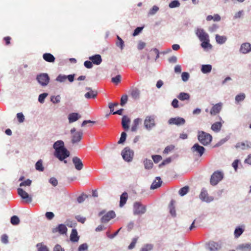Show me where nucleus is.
Returning a JSON list of instances; mask_svg holds the SVG:
<instances>
[{
	"label": "nucleus",
	"mask_w": 251,
	"mask_h": 251,
	"mask_svg": "<svg viewBox=\"0 0 251 251\" xmlns=\"http://www.w3.org/2000/svg\"><path fill=\"white\" fill-rule=\"evenodd\" d=\"M53 147L55 150L54 156L59 160L63 161L70 156V152L65 148L62 140L55 142Z\"/></svg>",
	"instance_id": "f257e3e1"
},
{
	"label": "nucleus",
	"mask_w": 251,
	"mask_h": 251,
	"mask_svg": "<svg viewBox=\"0 0 251 251\" xmlns=\"http://www.w3.org/2000/svg\"><path fill=\"white\" fill-rule=\"evenodd\" d=\"M198 139L201 143L205 146L208 145L211 142L212 136L203 131H200L198 132Z\"/></svg>",
	"instance_id": "f03ea898"
},
{
	"label": "nucleus",
	"mask_w": 251,
	"mask_h": 251,
	"mask_svg": "<svg viewBox=\"0 0 251 251\" xmlns=\"http://www.w3.org/2000/svg\"><path fill=\"white\" fill-rule=\"evenodd\" d=\"M224 177V174L219 171H217L214 172V173L211 175L210 178V184L212 185H217L222 179Z\"/></svg>",
	"instance_id": "7ed1b4c3"
},
{
	"label": "nucleus",
	"mask_w": 251,
	"mask_h": 251,
	"mask_svg": "<svg viewBox=\"0 0 251 251\" xmlns=\"http://www.w3.org/2000/svg\"><path fill=\"white\" fill-rule=\"evenodd\" d=\"M71 133L73 134L72 137V142L73 144H75L80 141L83 135L82 131H76L75 128L73 127L71 130Z\"/></svg>",
	"instance_id": "20e7f679"
},
{
	"label": "nucleus",
	"mask_w": 251,
	"mask_h": 251,
	"mask_svg": "<svg viewBox=\"0 0 251 251\" xmlns=\"http://www.w3.org/2000/svg\"><path fill=\"white\" fill-rule=\"evenodd\" d=\"M191 151L194 155L201 157L204 153L205 149L203 147L200 146L198 143H196L191 148Z\"/></svg>",
	"instance_id": "39448f33"
},
{
	"label": "nucleus",
	"mask_w": 251,
	"mask_h": 251,
	"mask_svg": "<svg viewBox=\"0 0 251 251\" xmlns=\"http://www.w3.org/2000/svg\"><path fill=\"white\" fill-rule=\"evenodd\" d=\"M134 155L133 151L129 147H126L122 152V155L123 159L127 162L131 161Z\"/></svg>",
	"instance_id": "423d86ee"
},
{
	"label": "nucleus",
	"mask_w": 251,
	"mask_h": 251,
	"mask_svg": "<svg viewBox=\"0 0 251 251\" xmlns=\"http://www.w3.org/2000/svg\"><path fill=\"white\" fill-rule=\"evenodd\" d=\"M144 126L147 129H151L155 126V116L154 115L148 116L144 120Z\"/></svg>",
	"instance_id": "0eeeda50"
},
{
	"label": "nucleus",
	"mask_w": 251,
	"mask_h": 251,
	"mask_svg": "<svg viewBox=\"0 0 251 251\" xmlns=\"http://www.w3.org/2000/svg\"><path fill=\"white\" fill-rule=\"evenodd\" d=\"M134 214L139 215L145 213L146 210V206L142 205L140 202H135L133 205Z\"/></svg>",
	"instance_id": "6e6552de"
},
{
	"label": "nucleus",
	"mask_w": 251,
	"mask_h": 251,
	"mask_svg": "<svg viewBox=\"0 0 251 251\" xmlns=\"http://www.w3.org/2000/svg\"><path fill=\"white\" fill-rule=\"evenodd\" d=\"M36 79L38 82L43 86L47 85L50 80L49 76L47 74L38 75Z\"/></svg>",
	"instance_id": "1a4fd4ad"
},
{
	"label": "nucleus",
	"mask_w": 251,
	"mask_h": 251,
	"mask_svg": "<svg viewBox=\"0 0 251 251\" xmlns=\"http://www.w3.org/2000/svg\"><path fill=\"white\" fill-rule=\"evenodd\" d=\"M196 34L201 42L209 39V35L201 28H198L196 31Z\"/></svg>",
	"instance_id": "9d476101"
},
{
	"label": "nucleus",
	"mask_w": 251,
	"mask_h": 251,
	"mask_svg": "<svg viewBox=\"0 0 251 251\" xmlns=\"http://www.w3.org/2000/svg\"><path fill=\"white\" fill-rule=\"evenodd\" d=\"M185 119L183 118L179 117L171 118L168 121V124L169 125H175L177 126L183 125L185 124Z\"/></svg>",
	"instance_id": "9b49d317"
},
{
	"label": "nucleus",
	"mask_w": 251,
	"mask_h": 251,
	"mask_svg": "<svg viewBox=\"0 0 251 251\" xmlns=\"http://www.w3.org/2000/svg\"><path fill=\"white\" fill-rule=\"evenodd\" d=\"M18 195L24 200H25L27 202H31L32 201V198L29 197L27 193L22 188H18L17 189Z\"/></svg>",
	"instance_id": "f8f14e48"
},
{
	"label": "nucleus",
	"mask_w": 251,
	"mask_h": 251,
	"mask_svg": "<svg viewBox=\"0 0 251 251\" xmlns=\"http://www.w3.org/2000/svg\"><path fill=\"white\" fill-rule=\"evenodd\" d=\"M200 198L202 201L207 202H209L213 200L212 197L208 196L207 191L205 189L201 190V193L200 195Z\"/></svg>",
	"instance_id": "ddd939ff"
},
{
	"label": "nucleus",
	"mask_w": 251,
	"mask_h": 251,
	"mask_svg": "<svg viewBox=\"0 0 251 251\" xmlns=\"http://www.w3.org/2000/svg\"><path fill=\"white\" fill-rule=\"evenodd\" d=\"M67 231V228L64 224H59L57 227L52 229V233L58 232L60 234H66Z\"/></svg>",
	"instance_id": "4468645a"
},
{
	"label": "nucleus",
	"mask_w": 251,
	"mask_h": 251,
	"mask_svg": "<svg viewBox=\"0 0 251 251\" xmlns=\"http://www.w3.org/2000/svg\"><path fill=\"white\" fill-rule=\"evenodd\" d=\"M115 216L116 214L114 211H109L101 217V222L102 223H107L111 219L115 218Z\"/></svg>",
	"instance_id": "2eb2a0df"
},
{
	"label": "nucleus",
	"mask_w": 251,
	"mask_h": 251,
	"mask_svg": "<svg viewBox=\"0 0 251 251\" xmlns=\"http://www.w3.org/2000/svg\"><path fill=\"white\" fill-rule=\"evenodd\" d=\"M72 161L75 168L77 170L80 171L82 169L83 167V164L79 158L77 156H75L73 158Z\"/></svg>",
	"instance_id": "dca6fc26"
},
{
	"label": "nucleus",
	"mask_w": 251,
	"mask_h": 251,
	"mask_svg": "<svg viewBox=\"0 0 251 251\" xmlns=\"http://www.w3.org/2000/svg\"><path fill=\"white\" fill-rule=\"evenodd\" d=\"M222 105L223 104L221 102H219L214 105L210 110L211 115H216L218 114L222 109Z\"/></svg>",
	"instance_id": "f3484780"
},
{
	"label": "nucleus",
	"mask_w": 251,
	"mask_h": 251,
	"mask_svg": "<svg viewBox=\"0 0 251 251\" xmlns=\"http://www.w3.org/2000/svg\"><path fill=\"white\" fill-rule=\"evenodd\" d=\"M90 60H91L93 64L99 65L102 62L101 57L100 54H96L92 55L89 57Z\"/></svg>",
	"instance_id": "a211bd4d"
},
{
	"label": "nucleus",
	"mask_w": 251,
	"mask_h": 251,
	"mask_svg": "<svg viewBox=\"0 0 251 251\" xmlns=\"http://www.w3.org/2000/svg\"><path fill=\"white\" fill-rule=\"evenodd\" d=\"M221 248L220 245L214 241H210L208 244V249L210 251H217Z\"/></svg>",
	"instance_id": "6ab92c4d"
},
{
	"label": "nucleus",
	"mask_w": 251,
	"mask_h": 251,
	"mask_svg": "<svg viewBox=\"0 0 251 251\" xmlns=\"http://www.w3.org/2000/svg\"><path fill=\"white\" fill-rule=\"evenodd\" d=\"M235 147L237 149L245 150L251 148V143L248 141H246L245 142H238L237 143Z\"/></svg>",
	"instance_id": "aec40b11"
},
{
	"label": "nucleus",
	"mask_w": 251,
	"mask_h": 251,
	"mask_svg": "<svg viewBox=\"0 0 251 251\" xmlns=\"http://www.w3.org/2000/svg\"><path fill=\"white\" fill-rule=\"evenodd\" d=\"M251 50V45L249 43H245L241 45L240 51L243 53H247Z\"/></svg>",
	"instance_id": "412c9836"
},
{
	"label": "nucleus",
	"mask_w": 251,
	"mask_h": 251,
	"mask_svg": "<svg viewBox=\"0 0 251 251\" xmlns=\"http://www.w3.org/2000/svg\"><path fill=\"white\" fill-rule=\"evenodd\" d=\"M130 95L134 100H137L140 97V91L137 88H132L129 91Z\"/></svg>",
	"instance_id": "4be33fe9"
},
{
	"label": "nucleus",
	"mask_w": 251,
	"mask_h": 251,
	"mask_svg": "<svg viewBox=\"0 0 251 251\" xmlns=\"http://www.w3.org/2000/svg\"><path fill=\"white\" fill-rule=\"evenodd\" d=\"M81 116L77 113H71L68 115V120L69 123H72L78 120L80 118Z\"/></svg>",
	"instance_id": "5701e85b"
},
{
	"label": "nucleus",
	"mask_w": 251,
	"mask_h": 251,
	"mask_svg": "<svg viewBox=\"0 0 251 251\" xmlns=\"http://www.w3.org/2000/svg\"><path fill=\"white\" fill-rule=\"evenodd\" d=\"M86 90H89L90 92L85 94V97L87 99L95 98L97 96V92L96 91L92 90L90 87H87Z\"/></svg>",
	"instance_id": "b1692460"
},
{
	"label": "nucleus",
	"mask_w": 251,
	"mask_h": 251,
	"mask_svg": "<svg viewBox=\"0 0 251 251\" xmlns=\"http://www.w3.org/2000/svg\"><path fill=\"white\" fill-rule=\"evenodd\" d=\"M130 122L129 118L126 116H124L122 119V125L123 128L127 130L129 128V124Z\"/></svg>",
	"instance_id": "393cba45"
},
{
	"label": "nucleus",
	"mask_w": 251,
	"mask_h": 251,
	"mask_svg": "<svg viewBox=\"0 0 251 251\" xmlns=\"http://www.w3.org/2000/svg\"><path fill=\"white\" fill-rule=\"evenodd\" d=\"M79 238L76 229H73L70 237V240L73 242H76Z\"/></svg>",
	"instance_id": "a878e982"
},
{
	"label": "nucleus",
	"mask_w": 251,
	"mask_h": 251,
	"mask_svg": "<svg viewBox=\"0 0 251 251\" xmlns=\"http://www.w3.org/2000/svg\"><path fill=\"white\" fill-rule=\"evenodd\" d=\"M162 181L160 177H156L151 185V189H155L159 187L162 184Z\"/></svg>",
	"instance_id": "bb28decb"
},
{
	"label": "nucleus",
	"mask_w": 251,
	"mask_h": 251,
	"mask_svg": "<svg viewBox=\"0 0 251 251\" xmlns=\"http://www.w3.org/2000/svg\"><path fill=\"white\" fill-rule=\"evenodd\" d=\"M43 59L48 62H54L55 61V57L52 54L50 53H45L43 55Z\"/></svg>",
	"instance_id": "cd10ccee"
},
{
	"label": "nucleus",
	"mask_w": 251,
	"mask_h": 251,
	"mask_svg": "<svg viewBox=\"0 0 251 251\" xmlns=\"http://www.w3.org/2000/svg\"><path fill=\"white\" fill-rule=\"evenodd\" d=\"M128 198L127 193L126 192H124L120 197V206L123 207L126 203Z\"/></svg>",
	"instance_id": "c85d7f7f"
},
{
	"label": "nucleus",
	"mask_w": 251,
	"mask_h": 251,
	"mask_svg": "<svg viewBox=\"0 0 251 251\" xmlns=\"http://www.w3.org/2000/svg\"><path fill=\"white\" fill-rule=\"evenodd\" d=\"M222 126L221 122H216L211 126V129L214 132H218L221 130Z\"/></svg>",
	"instance_id": "c756f323"
},
{
	"label": "nucleus",
	"mask_w": 251,
	"mask_h": 251,
	"mask_svg": "<svg viewBox=\"0 0 251 251\" xmlns=\"http://www.w3.org/2000/svg\"><path fill=\"white\" fill-rule=\"evenodd\" d=\"M190 95L188 93L181 92L177 96V98L180 100H189Z\"/></svg>",
	"instance_id": "7c9ffc66"
},
{
	"label": "nucleus",
	"mask_w": 251,
	"mask_h": 251,
	"mask_svg": "<svg viewBox=\"0 0 251 251\" xmlns=\"http://www.w3.org/2000/svg\"><path fill=\"white\" fill-rule=\"evenodd\" d=\"M206 20L210 21L213 20L214 21H220L221 20V17L218 14H214L213 16L208 15L206 17Z\"/></svg>",
	"instance_id": "2f4dec72"
},
{
	"label": "nucleus",
	"mask_w": 251,
	"mask_h": 251,
	"mask_svg": "<svg viewBox=\"0 0 251 251\" xmlns=\"http://www.w3.org/2000/svg\"><path fill=\"white\" fill-rule=\"evenodd\" d=\"M226 37L225 36L216 35V40L219 44H222L226 40Z\"/></svg>",
	"instance_id": "473e14b6"
},
{
	"label": "nucleus",
	"mask_w": 251,
	"mask_h": 251,
	"mask_svg": "<svg viewBox=\"0 0 251 251\" xmlns=\"http://www.w3.org/2000/svg\"><path fill=\"white\" fill-rule=\"evenodd\" d=\"M141 119L139 118L135 119L133 121V124L131 128L132 131H136L139 124L141 122Z\"/></svg>",
	"instance_id": "72a5a7b5"
},
{
	"label": "nucleus",
	"mask_w": 251,
	"mask_h": 251,
	"mask_svg": "<svg viewBox=\"0 0 251 251\" xmlns=\"http://www.w3.org/2000/svg\"><path fill=\"white\" fill-rule=\"evenodd\" d=\"M212 69V66L210 65H203L201 67V72L203 73H209Z\"/></svg>",
	"instance_id": "f704fd0d"
},
{
	"label": "nucleus",
	"mask_w": 251,
	"mask_h": 251,
	"mask_svg": "<svg viewBox=\"0 0 251 251\" xmlns=\"http://www.w3.org/2000/svg\"><path fill=\"white\" fill-rule=\"evenodd\" d=\"M10 222L13 225H18L20 223V219L17 216H13L10 219Z\"/></svg>",
	"instance_id": "c9c22d12"
},
{
	"label": "nucleus",
	"mask_w": 251,
	"mask_h": 251,
	"mask_svg": "<svg viewBox=\"0 0 251 251\" xmlns=\"http://www.w3.org/2000/svg\"><path fill=\"white\" fill-rule=\"evenodd\" d=\"M145 168L146 169H150L152 168L153 166V163L151 160L146 159L144 162Z\"/></svg>",
	"instance_id": "e433bc0d"
},
{
	"label": "nucleus",
	"mask_w": 251,
	"mask_h": 251,
	"mask_svg": "<svg viewBox=\"0 0 251 251\" xmlns=\"http://www.w3.org/2000/svg\"><path fill=\"white\" fill-rule=\"evenodd\" d=\"M189 190V188L188 186H184V187H182V188H181L179 190V192H178L179 194L181 196H183L188 192Z\"/></svg>",
	"instance_id": "4c0bfd02"
},
{
	"label": "nucleus",
	"mask_w": 251,
	"mask_h": 251,
	"mask_svg": "<svg viewBox=\"0 0 251 251\" xmlns=\"http://www.w3.org/2000/svg\"><path fill=\"white\" fill-rule=\"evenodd\" d=\"M35 168L37 170H38L39 171H44V168L43 166L42 160H39L36 162L35 164Z\"/></svg>",
	"instance_id": "58836bf2"
},
{
	"label": "nucleus",
	"mask_w": 251,
	"mask_h": 251,
	"mask_svg": "<svg viewBox=\"0 0 251 251\" xmlns=\"http://www.w3.org/2000/svg\"><path fill=\"white\" fill-rule=\"evenodd\" d=\"M201 46L203 49H206L207 48H209L211 49L212 48V46L209 43V39H208V40H204L201 41Z\"/></svg>",
	"instance_id": "ea45409f"
},
{
	"label": "nucleus",
	"mask_w": 251,
	"mask_h": 251,
	"mask_svg": "<svg viewBox=\"0 0 251 251\" xmlns=\"http://www.w3.org/2000/svg\"><path fill=\"white\" fill-rule=\"evenodd\" d=\"M244 229L240 227L236 228L234 230V236L235 237H239L243 232Z\"/></svg>",
	"instance_id": "a19ab883"
},
{
	"label": "nucleus",
	"mask_w": 251,
	"mask_h": 251,
	"mask_svg": "<svg viewBox=\"0 0 251 251\" xmlns=\"http://www.w3.org/2000/svg\"><path fill=\"white\" fill-rule=\"evenodd\" d=\"M245 95L244 93H241L239 95H237L235 97V100L239 102L241 101H243L245 98Z\"/></svg>",
	"instance_id": "79ce46f5"
},
{
	"label": "nucleus",
	"mask_w": 251,
	"mask_h": 251,
	"mask_svg": "<svg viewBox=\"0 0 251 251\" xmlns=\"http://www.w3.org/2000/svg\"><path fill=\"white\" fill-rule=\"evenodd\" d=\"M180 5V3L178 0H175L172 1H171L169 5V6L170 8H175L178 7Z\"/></svg>",
	"instance_id": "37998d69"
},
{
	"label": "nucleus",
	"mask_w": 251,
	"mask_h": 251,
	"mask_svg": "<svg viewBox=\"0 0 251 251\" xmlns=\"http://www.w3.org/2000/svg\"><path fill=\"white\" fill-rule=\"evenodd\" d=\"M121 76L119 75H116L115 77H112L111 81L115 84H118L121 82Z\"/></svg>",
	"instance_id": "c03bdc74"
},
{
	"label": "nucleus",
	"mask_w": 251,
	"mask_h": 251,
	"mask_svg": "<svg viewBox=\"0 0 251 251\" xmlns=\"http://www.w3.org/2000/svg\"><path fill=\"white\" fill-rule=\"evenodd\" d=\"M128 97L126 95H123L121 98L120 104L123 106L127 101Z\"/></svg>",
	"instance_id": "a18cd8bd"
},
{
	"label": "nucleus",
	"mask_w": 251,
	"mask_h": 251,
	"mask_svg": "<svg viewBox=\"0 0 251 251\" xmlns=\"http://www.w3.org/2000/svg\"><path fill=\"white\" fill-rule=\"evenodd\" d=\"M126 133L125 132H123L121 134V137L120 140L118 141V144H122L123 143L126 139Z\"/></svg>",
	"instance_id": "49530a36"
},
{
	"label": "nucleus",
	"mask_w": 251,
	"mask_h": 251,
	"mask_svg": "<svg viewBox=\"0 0 251 251\" xmlns=\"http://www.w3.org/2000/svg\"><path fill=\"white\" fill-rule=\"evenodd\" d=\"M37 247L38 249V251H49L46 246L42 245V244H38Z\"/></svg>",
	"instance_id": "de8ad7c7"
},
{
	"label": "nucleus",
	"mask_w": 251,
	"mask_h": 251,
	"mask_svg": "<svg viewBox=\"0 0 251 251\" xmlns=\"http://www.w3.org/2000/svg\"><path fill=\"white\" fill-rule=\"evenodd\" d=\"M66 79H67V76L65 75H59L56 79V81L60 82H64Z\"/></svg>",
	"instance_id": "09e8293b"
},
{
	"label": "nucleus",
	"mask_w": 251,
	"mask_h": 251,
	"mask_svg": "<svg viewBox=\"0 0 251 251\" xmlns=\"http://www.w3.org/2000/svg\"><path fill=\"white\" fill-rule=\"evenodd\" d=\"M51 101L54 103H57L60 101V96L57 95L56 96H53L51 98Z\"/></svg>",
	"instance_id": "8fccbe9b"
},
{
	"label": "nucleus",
	"mask_w": 251,
	"mask_h": 251,
	"mask_svg": "<svg viewBox=\"0 0 251 251\" xmlns=\"http://www.w3.org/2000/svg\"><path fill=\"white\" fill-rule=\"evenodd\" d=\"M48 96L47 93H43L39 95L38 98V100L40 103H43L44 102L45 99Z\"/></svg>",
	"instance_id": "3c124183"
},
{
	"label": "nucleus",
	"mask_w": 251,
	"mask_h": 251,
	"mask_svg": "<svg viewBox=\"0 0 251 251\" xmlns=\"http://www.w3.org/2000/svg\"><path fill=\"white\" fill-rule=\"evenodd\" d=\"M17 118L19 123H23L25 120V117L22 113H17Z\"/></svg>",
	"instance_id": "603ef678"
},
{
	"label": "nucleus",
	"mask_w": 251,
	"mask_h": 251,
	"mask_svg": "<svg viewBox=\"0 0 251 251\" xmlns=\"http://www.w3.org/2000/svg\"><path fill=\"white\" fill-rule=\"evenodd\" d=\"M181 78L183 81H186L189 78V75L187 72H183L181 74Z\"/></svg>",
	"instance_id": "864d4df0"
},
{
	"label": "nucleus",
	"mask_w": 251,
	"mask_h": 251,
	"mask_svg": "<svg viewBox=\"0 0 251 251\" xmlns=\"http://www.w3.org/2000/svg\"><path fill=\"white\" fill-rule=\"evenodd\" d=\"M152 158L153 161L156 163H158L162 160V157L159 155H152Z\"/></svg>",
	"instance_id": "5fc2aeb1"
},
{
	"label": "nucleus",
	"mask_w": 251,
	"mask_h": 251,
	"mask_svg": "<svg viewBox=\"0 0 251 251\" xmlns=\"http://www.w3.org/2000/svg\"><path fill=\"white\" fill-rule=\"evenodd\" d=\"M45 215L46 218L50 220L52 219L54 217V215L52 212H47Z\"/></svg>",
	"instance_id": "6e6d98bb"
},
{
	"label": "nucleus",
	"mask_w": 251,
	"mask_h": 251,
	"mask_svg": "<svg viewBox=\"0 0 251 251\" xmlns=\"http://www.w3.org/2000/svg\"><path fill=\"white\" fill-rule=\"evenodd\" d=\"M87 197V196L86 195H82L81 196H79L77 199V201L79 203H81L84 201L85 199Z\"/></svg>",
	"instance_id": "4d7b16f0"
},
{
	"label": "nucleus",
	"mask_w": 251,
	"mask_h": 251,
	"mask_svg": "<svg viewBox=\"0 0 251 251\" xmlns=\"http://www.w3.org/2000/svg\"><path fill=\"white\" fill-rule=\"evenodd\" d=\"M143 27H137L134 31L133 33V36H135L139 34L142 30Z\"/></svg>",
	"instance_id": "13d9d810"
},
{
	"label": "nucleus",
	"mask_w": 251,
	"mask_h": 251,
	"mask_svg": "<svg viewBox=\"0 0 251 251\" xmlns=\"http://www.w3.org/2000/svg\"><path fill=\"white\" fill-rule=\"evenodd\" d=\"M31 183V181L30 180H29V179H28L26 180L21 183L20 184V186H30Z\"/></svg>",
	"instance_id": "bf43d9fd"
},
{
	"label": "nucleus",
	"mask_w": 251,
	"mask_h": 251,
	"mask_svg": "<svg viewBox=\"0 0 251 251\" xmlns=\"http://www.w3.org/2000/svg\"><path fill=\"white\" fill-rule=\"evenodd\" d=\"M75 219L77 220V221L81 223H84V222L86 221V218L84 217H83L80 215H77L75 216Z\"/></svg>",
	"instance_id": "052dcab7"
},
{
	"label": "nucleus",
	"mask_w": 251,
	"mask_h": 251,
	"mask_svg": "<svg viewBox=\"0 0 251 251\" xmlns=\"http://www.w3.org/2000/svg\"><path fill=\"white\" fill-rule=\"evenodd\" d=\"M88 249V246L86 244H82L80 245L78 248V251H84Z\"/></svg>",
	"instance_id": "680f3d73"
},
{
	"label": "nucleus",
	"mask_w": 251,
	"mask_h": 251,
	"mask_svg": "<svg viewBox=\"0 0 251 251\" xmlns=\"http://www.w3.org/2000/svg\"><path fill=\"white\" fill-rule=\"evenodd\" d=\"M93 62L90 61H86L84 62V66L88 68V69H91L93 67Z\"/></svg>",
	"instance_id": "e2e57ef3"
},
{
	"label": "nucleus",
	"mask_w": 251,
	"mask_h": 251,
	"mask_svg": "<svg viewBox=\"0 0 251 251\" xmlns=\"http://www.w3.org/2000/svg\"><path fill=\"white\" fill-rule=\"evenodd\" d=\"M49 182L53 186H56L58 184V181L55 177L50 178Z\"/></svg>",
	"instance_id": "0e129e2a"
},
{
	"label": "nucleus",
	"mask_w": 251,
	"mask_h": 251,
	"mask_svg": "<svg viewBox=\"0 0 251 251\" xmlns=\"http://www.w3.org/2000/svg\"><path fill=\"white\" fill-rule=\"evenodd\" d=\"M137 242V239L136 238H134L131 243L130 244V245L128 246V249L131 250L133 249L135 247V244Z\"/></svg>",
	"instance_id": "69168bd1"
},
{
	"label": "nucleus",
	"mask_w": 251,
	"mask_h": 251,
	"mask_svg": "<svg viewBox=\"0 0 251 251\" xmlns=\"http://www.w3.org/2000/svg\"><path fill=\"white\" fill-rule=\"evenodd\" d=\"M1 242L4 244H6L8 242V236L6 234H3L1 236Z\"/></svg>",
	"instance_id": "338daca9"
},
{
	"label": "nucleus",
	"mask_w": 251,
	"mask_h": 251,
	"mask_svg": "<svg viewBox=\"0 0 251 251\" xmlns=\"http://www.w3.org/2000/svg\"><path fill=\"white\" fill-rule=\"evenodd\" d=\"M240 248L242 250L247 249L249 250H251V244H247L245 245H242L240 246Z\"/></svg>",
	"instance_id": "774afa93"
}]
</instances>
